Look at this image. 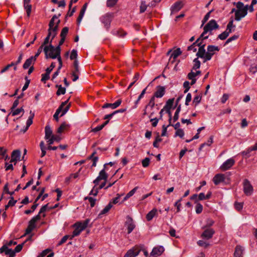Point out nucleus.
<instances>
[{
	"label": "nucleus",
	"instance_id": "11",
	"mask_svg": "<svg viewBox=\"0 0 257 257\" xmlns=\"http://www.w3.org/2000/svg\"><path fill=\"white\" fill-rule=\"evenodd\" d=\"M140 251L141 249L139 247H134L128 250L124 257H136L139 254Z\"/></svg>",
	"mask_w": 257,
	"mask_h": 257
},
{
	"label": "nucleus",
	"instance_id": "9",
	"mask_svg": "<svg viewBox=\"0 0 257 257\" xmlns=\"http://www.w3.org/2000/svg\"><path fill=\"white\" fill-rule=\"evenodd\" d=\"M165 94V89L163 87L158 86L157 88V90L155 93L154 96L152 97L150 100V104L152 105L153 107L155 104V97L157 98L162 97Z\"/></svg>",
	"mask_w": 257,
	"mask_h": 257
},
{
	"label": "nucleus",
	"instance_id": "63",
	"mask_svg": "<svg viewBox=\"0 0 257 257\" xmlns=\"http://www.w3.org/2000/svg\"><path fill=\"white\" fill-rule=\"evenodd\" d=\"M183 86L185 88L184 93H186L190 88V83L188 81H185L184 83Z\"/></svg>",
	"mask_w": 257,
	"mask_h": 257
},
{
	"label": "nucleus",
	"instance_id": "42",
	"mask_svg": "<svg viewBox=\"0 0 257 257\" xmlns=\"http://www.w3.org/2000/svg\"><path fill=\"white\" fill-rule=\"evenodd\" d=\"M234 206L236 210L240 211L243 208V202H238L236 201L234 202Z\"/></svg>",
	"mask_w": 257,
	"mask_h": 257
},
{
	"label": "nucleus",
	"instance_id": "47",
	"mask_svg": "<svg viewBox=\"0 0 257 257\" xmlns=\"http://www.w3.org/2000/svg\"><path fill=\"white\" fill-rule=\"evenodd\" d=\"M184 136V132L183 130L178 128L175 132V136H178L181 138H183Z\"/></svg>",
	"mask_w": 257,
	"mask_h": 257
},
{
	"label": "nucleus",
	"instance_id": "59",
	"mask_svg": "<svg viewBox=\"0 0 257 257\" xmlns=\"http://www.w3.org/2000/svg\"><path fill=\"white\" fill-rule=\"evenodd\" d=\"M147 7V6L146 3L145 2H142L140 6V12H144L146 11Z\"/></svg>",
	"mask_w": 257,
	"mask_h": 257
},
{
	"label": "nucleus",
	"instance_id": "5",
	"mask_svg": "<svg viewBox=\"0 0 257 257\" xmlns=\"http://www.w3.org/2000/svg\"><path fill=\"white\" fill-rule=\"evenodd\" d=\"M218 25L215 20L209 21L204 27V31L200 36L202 40L207 39L211 34V31L218 28Z\"/></svg>",
	"mask_w": 257,
	"mask_h": 257
},
{
	"label": "nucleus",
	"instance_id": "20",
	"mask_svg": "<svg viewBox=\"0 0 257 257\" xmlns=\"http://www.w3.org/2000/svg\"><path fill=\"white\" fill-rule=\"evenodd\" d=\"M205 45L203 44L202 46H200L198 51L197 53V56L199 57L202 58L204 59V62H206L205 60L206 52L204 49Z\"/></svg>",
	"mask_w": 257,
	"mask_h": 257
},
{
	"label": "nucleus",
	"instance_id": "16",
	"mask_svg": "<svg viewBox=\"0 0 257 257\" xmlns=\"http://www.w3.org/2000/svg\"><path fill=\"white\" fill-rule=\"evenodd\" d=\"M164 249L163 246H158L154 248L151 252L150 257H157L160 255L164 251Z\"/></svg>",
	"mask_w": 257,
	"mask_h": 257
},
{
	"label": "nucleus",
	"instance_id": "35",
	"mask_svg": "<svg viewBox=\"0 0 257 257\" xmlns=\"http://www.w3.org/2000/svg\"><path fill=\"white\" fill-rule=\"evenodd\" d=\"M174 103V99H169L164 107V109L167 110L169 111L171 109V108L172 107L173 104Z\"/></svg>",
	"mask_w": 257,
	"mask_h": 257
},
{
	"label": "nucleus",
	"instance_id": "54",
	"mask_svg": "<svg viewBox=\"0 0 257 257\" xmlns=\"http://www.w3.org/2000/svg\"><path fill=\"white\" fill-rule=\"evenodd\" d=\"M150 164V159L148 158H146L142 161V165L144 167H147Z\"/></svg>",
	"mask_w": 257,
	"mask_h": 257
},
{
	"label": "nucleus",
	"instance_id": "31",
	"mask_svg": "<svg viewBox=\"0 0 257 257\" xmlns=\"http://www.w3.org/2000/svg\"><path fill=\"white\" fill-rule=\"evenodd\" d=\"M45 139L47 140L53 136V135H52V131L49 126L47 125L45 127Z\"/></svg>",
	"mask_w": 257,
	"mask_h": 257
},
{
	"label": "nucleus",
	"instance_id": "33",
	"mask_svg": "<svg viewBox=\"0 0 257 257\" xmlns=\"http://www.w3.org/2000/svg\"><path fill=\"white\" fill-rule=\"evenodd\" d=\"M61 140V138L59 136L53 135L47 140L48 145H52L55 141L59 142Z\"/></svg>",
	"mask_w": 257,
	"mask_h": 257
},
{
	"label": "nucleus",
	"instance_id": "23",
	"mask_svg": "<svg viewBox=\"0 0 257 257\" xmlns=\"http://www.w3.org/2000/svg\"><path fill=\"white\" fill-rule=\"evenodd\" d=\"M244 251L243 248L239 245H237L235 247V251L234 252V257H242L243 252Z\"/></svg>",
	"mask_w": 257,
	"mask_h": 257
},
{
	"label": "nucleus",
	"instance_id": "56",
	"mask_svg": "<svg viewBox=\"0 0 257 257\" xmlns=\"http://www.w3.org/2000/svg\"><path fill=\"white\" fill-rule=\"evenodd\" d=\"M49 74L50 73H48L47 71H46L45 74H42V81L45 82L46 80H48L49 78Z\"/></svg>",
	"mask_w": 257,
	"mask_h": 257
},
{
	"label": "nucleus",
	"instance_id": "27",
	"mask_svg": "<svg viewBox=\"0 0 257 257\" xmlns=\"http://www.w3.org/2000/svg\"><path fill=\"white\" fill-rule=\"evenodd\" d=\"M183 4L181 2H177L175 3L174 5L172 7V11L174 12H177L179 11L182 8Z\"/></svg>",
	"mask_w": 257,
	"mask_h": 257
},
{
	"label": "nucleus",
	"instance_id": "49",
	"mask_svg": "<svg viewBox=\"0 0 257 257\" xmlns=\"http://www.w3.org/2000/svg\"><path fill=\"white\" fill-rule=\"evenodd\" d=\"M118 0H107L106 5L108 7H113L117 2Z\"/></svg>",
	"mask_w": 257,
	"mask_h": 257
},
{
	"label": "nucleus",
	"instance_id": "25",
	"mask_svg": "<svg viewBox=\"0 0 257 257\" xmlns=\"http://www.w3.org/2000/svg\"><path fill=\"white\" fill-rule=\"evenodd\" d=\"M121 102V100L120 99L117 100L115 102L113 103H105L102 106L103 108H107V107H111L112 109H114L117 107Z\"/></svg>",
	"mask_w": 257,
	"mask_h": 257
},
{
	"label": "nucleus",
	"instance_id": "45",
	"mask_svg": "<svg viewBox=\"0 0 257 257\" xmlns=\"http://www.w3.org/2000/svg\"><path fill=\"white\" fill-rule=\"evenodd\" d=\"M201 100V95H196L193 99V104H194L195 106H196L200 102Z\"/></svg>",
	"mask_w": 257,
	"mask_h": 257
},
{
	"label": "nucleus",
	"instance_id": "22",
	"mask_svg": "<svg viewBox=\"0 0 257 257\" xmlns=\"http://www.w3.org/2000/svg\"><path fill=\"white\" fill-rule=\"evenodd\" d=\"M24 7L26 10L28 17H29L31 13L32 5L30 4L31 0H23Z\"/></svg>",
	"mask_w": 257,
	"mask_h": 257
},
{
	"label": "nucleus",
	"instance_id": "3",
	"mask_svg": "<svg viewBox=\"0 0 257 257\" xmlns=\"http://www.w3.org/2000/svg\"><path fill=\"white\" fill-rule=\"evenodd\" d=\"M233 4L236 5L237 8L234 19L235 20L239 21L247 15L248 5L244 6L241 2L234 3Z\"/></svg>",
	"mask_w": 257,
	"mask_h": 257
},
{
	"label": "nucleus",
	"instance_id": "10",
	"mask_svg": "<svg viewBox=\"0 0 257 257\" xmlns=\"http://www.w3.org/2000/svg\"><path fill=\"white\" fill-rule=\"evenodd\" d=\"M215 51H219L218 47L209 45L207 48V52L206 53L205 60H209L211 59L212 55L214 54Z\"/></svg>",
	"mask_w": 257,
	"mask_h": 257
},
{
	"label": "nucleus",
	"instance_id": "13",
	"mask_svg": "<svg viewBox=\"0 0 257 257\" xmlns=\"http://www.w3.org/2000/svg\"><path fill=\"white\" fill-rule=\"evenodd\" d=\"M107 177L108 175L106 173L104 169H103L100 172L99 176L95 180H94L93 183L95 184V185L96 186L98 184L100 180H103L104 181H106Z\"/></svg>",
	"mask_w": 257,
	"mask_h": 257
},
{
	"label": "nucleus",
	"instance_id": "29",
	"mask_svg": "<svg viewBox=\"0 0 257 257\" xmlns=\"http://www.w3.org/2000/svg\"><path fill=\"white\" fill-rule=\"evenodd\" d=\"M35 61V58H33V57H30L26 61L23 65V68L24 69H27L31 64H33Z\"/></svg>",
	"mask_w": 257,
	"mask_h": 257
},
{
	"label": "nucleus",
	"instance_id": "60",
	"mask_svg": "<svg viewBox=\"0 0 257 257\" xmlns=\"http://www.w3.org/2000/svg\"><path fill=\"white\" fill-rule=\"evenodd\" d=\"M12 163H10H10H6V164H5L6 170L7 171L9 170H13V165Z\"/></svg>",
	"mask_w": 257,
	"mask_h": 257
},
{
	"label": "nucleus",
	"instance_id": "57",
	"mask_svg": "<svg viewBox=\"0 0 257 257\" xmlns=\"http://www.w3.org/2000/svg\"><path fill=\"white\" fill-rule=\"evenodd\" d=\"M6 254L9 255L10 257H14L15 256V251L11 249L8 248L6 251Z\"/></svg>",
	"mask_w": 257,
	"mask_h": 257
},
{
	"label": "nucleus",
	"instance_id": "34",
	"mask_svg": "<svg viewBox=\"0 0 257 257\" xmlns=\"http://www.w3.org/2000/svg\"><path fill=\"white\" fill-rule=\"evenodd\" d=\"M234 164L235 160L233 158L226 160V170L229 169Z\"/></svg>",
	"mask_w": 257,
	"mask_h": 257
},
{
	"label": "nucleus",
	"instance_id": "46",
	"mask_svg": "<svg viewBox=\"0 0 257 257\" xmlns=\"http://www.w3.org/2000/svg\"><path fill=\"white\" fill-rule=\"evenodd\" d=\"M203 210V206L202 205L199 203H196V206H195V211L197 214L200 213Z\"/></svg>",
	"mask_w": 257,
	"mask_h": 257
},
{
	"label": "nucleus",
	"instance_id": "17",
	"mask_svg": "<svg viewBox=\"0 0 257 257\" xmlns=\"http://www.w3.org/2000/svg\"><path fill=\"white\" fill-rule=\"evenodd\" d=\"M200 74L201 72L200 71H196L195 72L193 70L188 74V77L189 79L191 80L190 83L191 85H192L195 83L196 79H195V77L197 75H200Z\"/></svg>",
	"mask_w": 257,
	"mask_h": 257
},
{
	"label": "nucleus",
	"instance_id": "64",
	"mask_svg": "<svg viewBox=\"0 0 257 257\" xmlns=\"http://www.w3.org/2000/svg\"><path fill=\"white\" fill-rule=\"evenodd\" d=\"M211 13V11H210L208 13H207V14L205 16L204 18H203V19L202 20V26L203 25H204L205 24V23L208 20V19L210 17Z\"/></svg>",
	"mask_w": 257,
	"mask_h": 257
},
{
	"label": "nucleus",
	"instance_id": "55",
	"mask_svg": "<svg viewBox=\"0 0 257 257\" xmlns=\"http://www.w3.org/2000/svg\"><path fill=\"white\" fill-rule=\"evenodd\" d=\"M77 56V51L75 50H73L71 52V55H70V59L71 60H76Z\"/></svg>",
	"mask_w": 257,
	"mask_h": 257
},
{
	"label": "nucleus",
	"instance_id": "15",
	"mask_svg": "<svg viewBox=\"0 0 257 257\" xmlns=\"http://www.w3.org/2000/svg\"><path fill=\"white\" fill-rule=\"evenodd\" d=\"M21 152L19 150H15L13 152L11 155V160L10 163H14V165H16L17 161L20 159Z\"/></svg>",
	"mask_w": 257,
	"mask_h": 257
},
{
	"label": "nucleus",
	"instance_id": "43",
	"mask_svg": "<svg viewBox=\"0 0 257 257\" xmlns=\"http://www.w3.org/2000/svg\"><path fill=\"white\" fill-rule=\"evenodd\" d=\"M193 62H194V64H193V66L192 68V70L196 71L197 69L199 68V67L200 66V62L198 60L197 58L195 59L194 60Z\"/></svg>",
	"mask_w": 257,
	"mask_h": 257
},
{
	"label": "nucleus",
	"instance_id": "2",
	"mask_svg": "<svg viewBox=\"0 0 257 257\" xmlns=\"http://www.w3.org/2000/svg\"><path fill=\"white\" fill-rule=\"evenodd\" d=\"M48 205H45L43 206L41 208L38 214L30 220V221L29 222V225L26 230V233H25L24 235L30 233L33 231V230L35 228V223L41 219V214H42V216L43 217L45 216L44 212L46 211Z\"/></svg>",
	"mask_w": 257,
	"mask_h": 257
},
{
	"label": "nucleus",
	"instance_id": "4",
	"mask_svg": "<svg viewBox=\"0 0 257 257\" xmlns=\"http://www.w3.org/2000/svg\"><path fill=\"white\" fill-rule=\"evenodd\" d=\"M60 20L56 16H53L49 23L48 35L51 38V40L55 37L57 33L58 26Z\"/></svg>",
	"mask_w": 257,
	"mask_h": 257
},
{
	"label": "nucleus",
	"instance_id": "26",
	"mask_svg": "<svg viewBox=\"0 0 257 257\" xmlns=\"http://www.w3.org/2000/svg\"><path fill=\"white\" fill-rule=\"evenodd\" d=\"M202 40V38L199 37L196 41L192 45L188 47V51H193V52H196L197 50V48L196 47L197 46H200L201 45V42H200V40Z\"/></svg>",
	"mask_w": 257,
	"mask_h": 257
},
{
	"label": "nucleus",
	"instance_id": "6",
	"mask_svg": "<svg viewBox=\"0 0 257 257\" xmlns=\"http://www.w3.org/2000/svg\"><path fill=\"white\" fill-rule=\"evenodd\" d=\"M88 224V221H86L84 223L77 222L74 225L75 229L73 232V235L71 236L70 239L73 237L78 235L80 232L83 230L86 227Z\"/></svg>",
	"mask_w": 257,
	"mask_h": 257
},
{
	"label": "nucleus",
	"instance_id": "24",
	"mask_svg": "<svg viewBox=\"0 0 257 257\" xmlns=\"http://www.w3.org/2000/svg\"><path fill=\"white\" fill-rule=\"evenodd\" d=\"M70 127V125L66 122H63L58 127L57 132L59 134L64 133L67 131Z\"/></svg>",
	"mask_w": 257,
	"mask_h": 257
},
{
	"label": "nucleus",
	"instance_id": "41",
	"mask_svg": "<svg viewBox=\"0 0 257 257\" xmlns=\"http://www.w3.org/2000/svg\"><path fill=\"white\" fill-rule=\"evenodd\" d=\"M23 111H24V109L22 108H18L16 109H12V110L10 113V115L12 114L13 116H15V115L19 114L21 112H23Z\"/></svg>",
	"mask_w": 257,
	"mask_h": 257
},
{
	"label": "nucleus",
	"instance_id": "19",
	"mask_svg": "<svg viewBox=\"0 0 257 257\" xmlns=\"http://www.w3.org/2000/svg\"><path fill=\"white\" fill-rule=\"evenodd\" d=\"M112 20V16L110 14L104 15L102 18V22L106 28H108Z\"/></svg>",
	"mask_w": 257,
	"mask_h": 257
},
{
	"label": "nucleus",
	"instance_id": "44",
	"mask_svg": "<svg viewBox=\"0 0 257 257\" xmlns=\"http://www.w3.org/2000/svg\"><path fill=\"white\" fill-rule=\"evenodd\" d=\"M252 151L250 150V148H249L246 150L241 152V155L242 156L245 157L246 158H248L250 156V153Z\"/></svg>",
	"mask_w": 257,
	"mask_h": 257
},
{
	"label": "nucleus",
	"instance_id": "53",
	"mask_svg": "<svg viewBox=\"0 0 257 257\" xmlns=\"http://www.w3.org/2000/svg\"><path fill=\"white\" fill-rule=\"evenodd\" d=\"M197 244L200 246L204 247H207L209 246V244L206 242V241H204L203 240H199L197 242Z\"/></svg>",
	"mask_w": 257,
	"mask_h": 257
},
{
	"label": "nucleus",
	"instance_id": "21",
	"mask_svg": "<svg viewBox=\"0 0 257 257\" xmlns=\"http://www.w3.org/2000/svg\"><path fill=\"white\" fill-rule=\"evenodd\" d=\"M224 176L223 174H216L213 178V181L215 185H218L224 180Z\"/></svg>",
	"mask_w": 257,
	"mask_h": 257
},
{
	"label": "nucleus",
	"instance_id": "40",
	"mask_svg": "<svg viewBox=\"0 0 257 257\" xmlns=\"http://www.w3.org/2000/svg\"><path fill=\"white\" fill-rule=\"evenodd\" d=\"M56 87L58 88V90L56 92L57 95L65 94L66 89L64 87H62L61 85H57Z\"/></svg>",
	"mask_w": 257,
	"mask_h": 257
},
{
	"label": "nucleus",
	"instance_id": "7",
	"mask_svg": "<svg viewBox=\"0 0 257 257\" xmlns=\"http://www.w3.org/2000/svg\"><path fill=\"white\" fill-rule=\"evenodd\" d=\"M68 100L65 101V102H63L61 105L60 106V107L58 108V109L56 110V112L54 115V117L55 119H56V120L58 121V115L61 112V114L60 115L61 116L64 115L66 112L68 111V110L69 108V104L67 105L65 108L64 107L66 105L67 103Z\"/></svg>",
	"mask_w": 257,
	"mask_h": 257
},
{
	"label": "nucleus",
	"instance_id": "12",
	"mask_svg": "<svg viewBox=\"0 0 257 257\" xmlns=\"http://www.w3.org/2000/svg\"><path fill=\"white\" fill-rule=\"evenodd\" d=\"M125 224L127 227L128 233H130L136 226L133 219L129 216L126 217Z\"/></svg>",
	"mask_w": 257,
	"mask_h": 257
},
{
	"label": "nucleus",
	"instance_id": "52",
	"mask_svg": "<svg viewBox=\"0 0 257 257\" xmlns=\"http://www.w3.org/2000/svg\"><path fill=\"white\" fill-rule=\"evenodd\" d=\"M15 65V63H11V64H8V65H7L6 67H5L4 68H3L1 70V73H3L4 72H5L6 71H7V70H9V69L12 67L13 66H14Z\"/></svg>",
	"mask_w": 257,
	"mask_h": 257
},
{
	"label": "nucleus",
	"instance_id": "62",
	"mask_svg": "<svg viewBox=\"0 0 257 257\" xmlns=\"http://www.w3.org/2000/svg\"><path fill=\"white\" fill-rule=\"evenodd\" d=\"M181 199H179L175 203V206L177 207V212H179L180 211V207L181 206Z\"/></svg>",
	"mask_w": 257,
	"mask_h": 257
},
{
	"label": "nucleus",
	"instance_id": "58",
	"mask_svg": "<svg viewBox=\"0 0 257 257\" xmlns=\"http://www.w3.org/2000/svg\"><path fill=\"white\" fill-rule=\"evenodd\" d=\"M71 235H65L64 236L61 240V241H60V242L59 243V245H61L63 243H64V242H65L66 241V240L69 238L70 239V237H71Z\"/></svg>",
	"mask_w": 257,
	"mask_h": 257
},
{
	"label": "nucleus",
	"instance_id": "30",
	"mask_svg": "<svg viewBox=\"0 0 257 257\" xmlns=\"http://www.w3.org/2000/svg\"><path fill=\"white\" fill-rule=\"evenodd\" d=\"M80 171V170H79L78 172H77L75 173L70 174L69 177L66 178L65 182L67 183H69L72 180L77 178L79 176V173Z\"/></svg>",
	"mask_w": 257,
	"mask_h": 257
},
{
	"label": "nucleus",
	"instance_id": "8",
	"mask_svg": "<svg viewBox=\"0 0 257 257\" xmlns=\"http://www.w3.org/2000/svg\"><path fill=\"white\" fill-rule=\"evenodd\" d=\"M243 192L246 196H250L253 191V187L250 182L246 179L243 182Z\"/></svg>",
	"mask_w": 257,
	"mask_h": 257
},
{
	"label": "nucleus",
	"instance_id": "1",
	"mask_svg": "<svg viewBox=\"0 0 257 257\" xmlns=\"http://www.w3.org/2000/svg\"><path fill=\"white\" fill-rule=\"evenodd\" d=\"M44 51L46 58H57L59 64V69H60L62 66V61L60 56L61 49L60 47L58 46L55 48L52 45L46 46L44 48Z\"/></svg>",
	"mask_w": 257,
	"mask_h": 257
},
{
	"label": "nucleus",
	"instance_id": "37",
	"mask_svg": "<svg viewBox=\"0 0 257 257\" xmlns=\"http://www.w3.org/2000/svg\"><path fill=\"white\" fill-rule=\"evenodd\" d=\"M34 117V113L32 112L31 111H30V116L27 121V127L26 130L28 128V127L32 124L33 123V119Z\"/></svg>",
	"mask_w": 257,
	"mask_h": 257
},
{
	"label": "nucleus",
	"instance_id": "38",
	"mask_svg": "<svg viewBox=\"0 0 257 257\" xmlns=\"http://www.w3.org/2000/svg\"><path fill=\"white\" fill-rule=\"evenodd\" d=\"M112 207L111 202H110L101 211L100 214H99V216H100L102 214H104L107 213Z\"/></svg>",
	"mask_w": 257,
	"mask_h": 257
},
{
	"label": "nucleus",
	"instance_id": "14",
	"mask_svg": "<svg viewBox=\"0 0 257 257\" xmlns=\"http://www.w3.org/2000/svg\"><path fill=\"white\" fill-rule=\"evenodd\" d=\"M235 25H233V19L231 18L227 27L226 28V38L229 36V34L235 31Z\"/></svg>",
	"mask_w": 257,
	"mask_h": 257
},
{
	"label": "nucleus",
	"instance_id": "28",
	"mask_svg": "<svg viewBox=\"0 0 257 257\" xmlns=\"http://www.w3.org/2000/svg\"><path fill=\"white\" fill-rule=\"evenodd\" d=\"M157 214V209L156 208L153 209L146 215V219L148 221L151 220Z\"/></svg>",
	"mask_w": 257,
	"mask_h": 257
},
{
	"label": "nucleus",
	"instance_id": "50",
	"mask_svg": "<svg viewBox=\"0 0 257 257\" xmlns=\"http://www.w3.org/2000/svg\"><path fill=\"white\" fill-rule=\"evenodd\" d=\"M238 37H239L238 35H234L233 36H232V37H230V38H229L228 39H227L226 40V44H228L229 43L231 42L232 41L237 39L238 38Z\"/></svg>",
	"mask_w": 257,
	"mask_h": 257
},
{
	"label": "nucleus",
	"instance_id": "39",
	"mask_svg": "<svg viewBox=\"0 0 257 257\" xmlns=\"http://www.w3.org/2000/svg\"><path fill=\"white\" fill-rule=\"evenodd\" d=\"M40 147L41 150L42 151V154H41V157H43L44 156H45L46 155V148L45 147V144L43 141L41 142V143L40 144Z\"/></svg>",
	"mask_w": 257,
	"mask_h": 257
},
{
	"label": "nucleus",
	"instance_id": "48",
	"mask_svg": "<svg viewBox=\"0 0 257 257\" xmlns=\"http://www.w3.org/2000/svg\"><path fill=\"white\" fill-rule=\"evenodd\" d=\"M95 153H93L91 156H90V159L92 160L93 163H92V166L95 167L96 165V162L98 160V157L95 156Z\"/></svg>",
	"mask_w": 257,
	"mask_h": 257
},
{
	"label": "nucleus",
	"instance_id": "61",
	"mask_svg": "<svg viewBox=\"0 0 257 257\" xmlns=\"http://www.w3.org/2000/svg\"><path fill=\"white\" fill-rule=\"evenodd\" d=\"M191 99H192L191 94L190 93H188L187 95V96H186V98L185 104L186 105H188L189 103L191 101Z\"/></svg>",
	"mask_w": 257,
	"mask_h": 257
},
{
	"label": "nucleus",
	"instance_id": "32",
	"mask_svg": "<svg viewBox=\"0 0 257 257\" xmlns=\"http://www.w3.org/2000/svg\"><path fill=\"white\" fill-rule=\"evenodd\" d=\"M86 8H87V4L86 3L84 5L82 8L81 9L80 14H79V15L77 18L78 23H80V22L81 21V20L83 17V16L84 15L85 12L86 11Z\"/></svg>",
	"mask_w": 257,
	"mask_h": 257
},
{
	"label": "nucleus",
	"instance_id": "18",
	"mask_svg": "<svg viewBox=\"0 0 257 257\" xmlns=\"http://www.w3.org/2000/svg\"><path fill=\"white\" fill-rule=\"evenodd\" d=\"M214 230L210 228H206L202 233L201 236L206 239H209L212 237L214 234Z\"/></svg>",
	"mask_w": 257,
	"mask_h": 257
},
{
	"label": "nucleus",
	"instance_id": "51",
	"mask_svg": "<svg viewBox=\"0 0 257 257\" xmlns=\"http://www.w3.org/2000/svg\"><path fill=\"white\" fill-rule=\"evenodd\" d=\"M68 32V28L67 27H64V28H63L60 34L61 37L65 38Z\"/></svg>",
	"mask_w": 257,
	"mask_h": 257
},
{
	"label": "nucleus",
	"instance_id": "36",
	"mask_svg": "<svg viewBox=\"0 0 257 257\" xmlns=\"http://www.w3.org/2000/svg\"><path fill=\"white\" fill-rule=\"evenodd\" d=\"M181 53V50L179 48L174 50L171 54V58H173V61H175V59L180 55Z\"/></svg>",
	"mask_w": 257,
	"mask_h": 257
}]
</instances>
